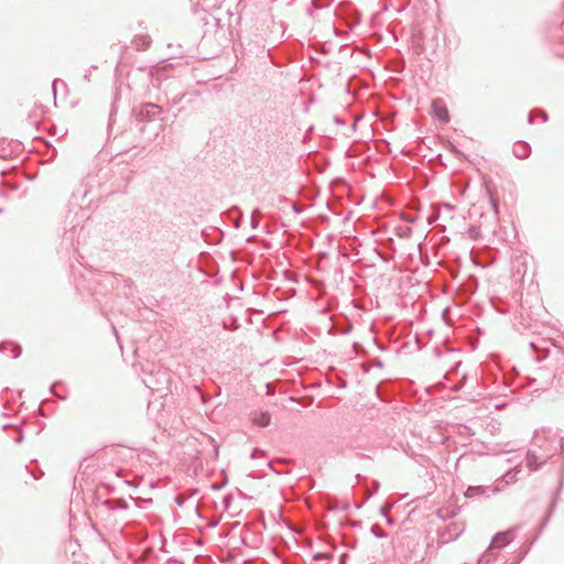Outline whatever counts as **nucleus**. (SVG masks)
<instances>
[{
  "label": "nucleus",
  "mask_w": 564,
  "mask_h": 564,
  "mask_svg": "<svg viewBox=\"0 0 564 564\" xmlns=\"http://www.w3.org/2000/svg\"><path fill=\"white\" fill-rule=\"evenodd\" d=\"M552 457L551 448H543L540 445V449L534 447L528 449L525 455V466L529 473L536 471L544 463Z\"/></svg>",
  "instance_id": "1"
},
{
  "label": "nucleus",
  "mask_w": 564,
  "mask_h": 564,
  "mask_svg": "<svg viewBox=\"0 0 564 564\" xmlns=\"http://www.w3.org/2000/svg\"><path fill=\"white\" fill-rule=\"evenodd\" d=\"M161 113H162V108L159 105L152 104V102H145L141 106L138 116L142 121L150 122V121L155 120L156 117H159Z\"/></svg>",
  "instance_id": "4"
},
{
  "label": "nucleus",
  "mask_w": 564,
  "mask_h": 564,
  "mask_svg": "<svg viewBox=\"0 0 564 564\" xmlns=\"http://www.w3.org/2000/svg\"><path fill=\"white\" fill-rule=\"evenodd\" d=\"M403 219L406 221V223H415L416 220V217L414 216H404Z\"/></svg>",
  "instance_id": "22"
},
{
  "label": "nucleus",
  "mask_w": 564,
  "mask_h": 564,
  "mask_svg": "<svg viewBox=\"0 0 564 564\" xmlns=\"http://www.w3.org/2000/svg\"><path fill=\"white\" fill-rule=\"evenodd\" d=\"M463 531H464V527H462L459 523H453L447 528L448 538L445 536L446 532H444L442 534V539L444 540V542H447L449 540H455L463 533Z\"/></svg>",
  "instance_id": "12"
},
{
  "label": "nucleus",
  "mask_w": 564,
  "mask_h": 564,
  "mask_svg": "<svg viewBox=\"0 0 564 564\" xmlns=\"http://www.w3.org/2000/svg\"><path fill=\"white\" fill-rule=\"evenodd\" d=\"M253 424L258 426H268L271 422L270 414L268 412H261L259 414H256L252 419Z\"/></svg>",
  "instance_id": "14"
},
{
  "label": "nucleus",
  "mask_w": 564,
  "mask_h": 564,
  "mask_svg": "<svg viewBox=\"0 0 564 564\" xmlns=\"http://www.w3.org/2000/svg\"><path fill=\"white\" fill-rule=\"evenodd\" d=\"M520 473V464L516 465L514 468L508 470L500 479L496 481V486L492 488L491 492L501 491L505 486L510 484H514L518 479V474Z\"/></svg>",
  "instance_id": "3"
},
{
  "label": "nucleus",
  "mask_w": 564,
  "mask_h": 564,
  "mask_svg": "<svg viewBox=\"0 0 564 564\" xmlns=\"http://www.w3.org/2000/svg\"><path fill=\"white\" fill-rule=\"evenodd\" d=\"M370 531L376 538H386L387 536V533L378 524H373L371 527Z\"/></svg>",
  "instance_id": "15"
},
{
  "label": "nucleus",
  "mask_w": 564,
  "mask_h": 564,
  "mask_svg": "<svg viewBox=\"0 0 564 564\" xmlns=\"http://www.w3.org/2000/svg\"><path fill=\"white\" fill-rule=\"evenodd\" d=\"M540 445H542L543 448H551L553 456L557 452V432L551 429L536 431L533 437V447L540 449Z\"/></svg>",
  "instance_id": "2"
},
{
  "label": "nucleus",
  "mask_w": 564,
  "mask_h": 564,
  "mask_svg": "<svg viewBox=\"0 0 564 564\" xmlns=\"http://www.w3.org/2000/svg\"><path fill=\"white\" fill-rule=\"evenodd\" d=\"M412 232V229L406 227L402 234H400L401 237H409Z\"/></svg>",
  "instance_id": "21"
},
{
  "label": "nucleus",
  "mask_w": 564,
  "mask_h": 564,
  "mask_svg": "<svg viewBox=\"0 0 564 564\" xmlns=\"http://www.w3.org/2000/svg\"><path fill=\"white\" fill-rule=\"evenodd\" d=\"M140 41H141V43L135 42V44H137V46H138V47L145 48V47H147V46H149V44H150V40H149V37H148V36L141 37V39H140Z\"/></svg>",
  "instance_id": "16"
},
{
  "label": "nucleus",
  "mask_w": 564,
  "mask_h": 564,
  "mask_svg": "<svg viewBox=\"0 0 564 564\" xmlns=\"http://www.w3.org/2000/svg\"><path fill=\"white\" fill-rule=\"evenodd\" d=\"M2 212V209L0 208V213Z\"/></svg>",
  "instance_id": "29"
},
{
  "label": "nucleus",
  "mask_w": 564,
  "mask_h": 564,
  "mask_svg": "<svg viewBox=\"0 0 564 564\" xmlns=\"http://www.w3.org/2000/svg\"><path fill=\"white\" fill-rule=\"evenodd\" d=\"M541 118H543V121H547V115L545 112H541Z\"/></svg>",
  "instance_id": "25"
},
{
  "label": "nucleus",
  "mask_w": 564,
  "mask_h": 564,
  "mask_svg": "<svg viewBox=\"0 0 564 564\" xmlns=\"http://www.w3.org/2000/svg\"><path fill=\"white\" fill-rule=\"evenodd\" d=\"M491 561L490 554H484L479 557L477 564H489Z\"/></svg>",
  "instance_id": "17"
},
{
  "label": "nucleus",
  "mask_w": 564,
  "mask_h": 564,
  "mask_svg": "<svg viewBox=\"0 0 564 564\" xmlns=\"http://www.w3.org/2000/svg\"><path fill=\"white\" fill-rule=\"evenodd\" d=\"M431 115L443 123L449 122V115L446 104L441 98L434 99L432 101Z\"/></svg>",
  "instance_id": "5"
},
{
  "label": "nucleus",
  "mask_w": 564,
  "mask_h": 564,
  "mask_svg": "<svg viewBox=\"0 0 564 564\" xmlns=\"http://www.w3.org/2000/svg\"><path fill=\"white\" fill-rule=\"evenodd\" d=\"M531 153V148L527 142L519 141L513 148V154L518 159H527Z\"/></svg>",
  "instance_id": "11"
},
{
  "label": "nucleus",
  "mask_w": 564,
  "mask_h": 564,
  "mask_svg": "<svg viewBox=\"0 0 564 564\" xmlns=\"http://www.w3.org/2000/svg\"><path fill=\"white\" fill-rule=\"evenodd\" d=\"M56 83H57V79H55V80L53 82V85H52V89H53V94H54V95L56 94V91H55Z\"/></svg>",
  "instance_id": "26"
},
{
  "label": "nucleus",
  "mask_w": 564,
  "mask_h": 564,
  "mask_svg": "<svg viewBox=\"0 0 564 564\" xmlns=\"http://www.w3.org/2000/svg\"><path fill=\"white\" fill-rule=\"evenodd\" d=\"M380 513H381L382 516H384V518H386V517H388V510H387V508L382 507V508L380 509Z\"/></svg>",
  "instance_id": "23"
},
{
  "label": "nucleus",
  "mask_w": 564,
  "mask_h": 564,
  "mask_svg": "<svg viewBox=\"0 0 564 564\" xmlns=\"http://www.w3.org/2000/svg\"><path fill=\"white\" fill-rule=\"evenodd\" d=\"M532 121H533L532 116H529V117H528V122H529V123H532Z\"/></svg>",
  "instance_id": "27"
},
{
  "label": "nucleus",
  "mask_w": 564,
  "mask_h": 564,
  "mask_svg": "<svg viewBox=\"0 0 564 564\" xmlns=\"http://www.w3.org/2000/svg\"><path fill=\"white\" fill-rule=\"evenodd\" d=\"M557 355L560 356V358L563 360V364L561 366H557L556 370L557 371H561L562 373H564V351L558 349L557 350Z\"/></svg>",
  "instance_id": "18"
},
{
  "label": "nucleus",
  "mask_w": 564,
  "mask_h": 564,
  "mask_svg": "<svg viewBox=\"0 0 564 564\" xmlns=\"http://www.w3.org/2000/svg\"><path fill=\"white\" fill-rule=\"evenodd\" d=\"M330 557H332V555L326 554V553H316V554L314 555V558H315V560H324V558H330Z\"/></svg>",
  "instance_id": "19"
},
{
  "label": "nucleus",
  "mask_w": 564,
  "mask_h": 564,
  "mask_svg": "<svg viewBox=\"0 0 564 564\" xmlns=\"http://www.w3.org/2000/svg\"><path fill=\"white\" fill-rule=\"evenodd\" d=\"M491 487H484V486H469L465 492L466 498L473 499L478 497H489L490 495L488 492H491Z\"/></svg>",
  "instance_id": "9"
},
{
  "label": "nucleus",
  "mask_w": 564,
  "mask_h": 564,
  "mask_svg": "<svg viewBox=\"0 0 564 564\" xmlns=\"http://www.w3.org/2000/svg\"><path fill=\"white\" fill-rule=\"evenodd\" d=\"M536 375L538 376L532 379V383L536 384L535 390H546L552 384L555 377L543 369H539Z\"/></svg>",
  "instance_id": "7"
},
{
  "label": "nucleus",
  "mask_w": 564,
  "mask_h": 564,
  "mask_svg": "<svg viewBox=\"0 0 564 564\" xmlns=\"http://www.w3.org/2000/svg\"><path fill=\"white\" fill-rule=\"evenodd\" d=\"M160 378L159 379H153L152 376H150L149 378H144L143 379V383L152 391H160V390H164V389H167V383H169V377L166 375V372H160L159 373Z\"/></svg>",
  "instance_id": "6"
},
{
  "label": "nucleus",
  "mask_w": 564,
  "mask_h": 564,
  "mask_svg": "<svg viewBox=\"0 0 564 564\" xmlns=\"http://www.w3.org/2000/svg\"><path fill=\"white\" fill-rule=\"evenodd\" d=\"M514 539V531L508 530L503 532H498L494 538L489 545V549L491 547H498L501 549L506 545H508L512 540Z\"/></svg>",
  "instance_id": "8"
},
{
  "label": "nucleus",
  "mask_w": 564,
  "mask_h": 564,
  "mask_svg": "<svg viewBox=\"0 0 564 564\" xmlns=\"http://www.w3.org/2000/svg\"><path fill=\"white\" fill-rule=\"evenodd\" d=\"M0 352L7 354L11 358H18L21 354V348L19 345L11 341H1L0 343Z\"/></svg>",
  "instance_id": "10"
},
{
  "label": "nucleus",
  "mask_w": 564,
  "mask_h": 564,
  "mask_svg": "<svg viewBox=\"0 0 564 564\" xmlns=\"http://www.w3.org/2000/svg\"><path fill=\"white\" fill-rule=\"evenodd\" d=\"M388 524L392 525L394 521L388 516L386 517Z\"/></svg>",
  "instance_id": "24"
},
{
  "label": "nucleus",
  "mask_w": 564,
  "mask_h": 564,
  "mask_svg": "<svg viewBox=\"0 0 564 564\" xmlns=\"http://www.w3.org/2000/svg\"><path fill=\"white\" fill-rule=\"evenodd\" d=\"M102 505L108 509V510H111V511H115V510H118V509H121V510H126L128 509V505L123 501V500H112V499H108V500H105L102 502Z\"/></svg>",
  "instance_id": "13"
},
{
  "label": "nucleus",
  "mask_w": 564,
  "mask_h": 564,
  "mask_svg": "<svg viewBox=\"0 0 564 564\" xmlns=\"http://www.w3.org/2000/svg\"><path fill=\"white\" fill-rule=\"evenodd\" d=\"M561 449L562 452H564V438L561 437L558 434H557V449Z\"/></svg>",
  "instance_id": "20"
},
{
  "label": "nucleus",
  "mask_w": 564,
  "mask_h": 564,
  "mask_svg": "<svg viewBox=\"0 0 564 564\" xmlns=\"http://www.w3.org/2000/svg\"><path fill=\"white\" fill-rule=\"evenodd\" d=\"M445 206H446V209H451L452 208V206L449 204H445Z\"/></svg>",
  "instance_id": "28"
}]
</instances>
